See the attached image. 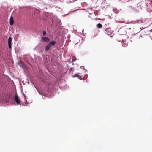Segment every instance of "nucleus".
I'll return each mask as SVG.
<instances>
[{
	"mask_svg": "<svg viewBox=\"0 0 152 152\" xmlns=\"http://www.w3.org/2000/svg\"><path fill=\"white\" fill-rule=\"evenodd\" d=\"M97 26L98 28H101L102 27V25L100 23H99L97 24Z\"/></svg>",
	"mask_w": 152,
	"mask_h": 152,
	"instance_id": "nucleus-8",
	"label": "nucleus"
},
{
	"mask_svg": "<svg viewBox=\"0 0 152 152\" xmlns=\"http://www.w3.org/2000/svg\"><path fill=\"white\" fill-rule=\"evenodd\" d=\"M69 70L70 71V72L71 71H73V69L72 68V67H71L70 69H69Z\"/></svg>",
	"mask_w": 152,
	"mask_h": 152,
	"instance_id": "nucleus-11",
	"label": "nucleus"
},
{
	"mask_svg": "<svg viewBox=\"0 0 152 152\" xmlns=\"http://www.w3.org/2000/svg\"><path fill=\"white\" fill-rule=\"evenodd\" d=\"M42 39L44 42H48L50 40V39L47 37H44L42 38Z\"/></svg>",
	"mask_w": 152,
	"mask_h": 152,
	"instance_id": "nucleus-5",
	"label": "nucleus"
},
{
	"mask_svg": "<svg viewBox=\"0 0 152 152\" xmlns=\"http://www.w3.org/2000/svg\"><path fill=\"white\" fill-rule=\"evenodd\" d=\"M56 42L54 41H51L49 42L46 46L45 48V50L47 51L52 46H54L56 44Z\"/></svg>",
	"mask_w": 152,
	"mask_h": 152,
	"instance_id": "nucleus-1",
	"label": "nucleus"
},
{
	"mask_svg": "<svg viewBox=\"0 0 152 152\" xmlns=\"http://www.w3.org/2000/svg\"><path fill=\"white\" fill-rule=\"evenodd\" d=\"M72 77H78L79 79H81V76H80L78 73H77L72 76Z\"/></svg>",
	"mask_w": 152,
	"mask_h": 152,
	"instance_id": "nucleus-7",
	"label": "nucleus"
},
{
	"mask_svg": "<svg viewBox=\"0 0 152 152\" xmlns=\"http://www.w3.org/2000/svg\"><path fill=\"white\" fill-rule=\"evenodd\" d=\"M105 33L108 35L112 36L111 35L113 34V31L110 28H107L105 30Z\"/></svg>",
	"mask_w": 152,
	"mask_h": 152,
	"instance_id": "nucleus-2",
	"label": "nucleus"
},
{
	"mask_svg": "<svg viewBox=\"0 0 152 152\" xmlns=\"http://www.w3.org/2000/svg\"><path fill=\"white\" fill-rule=\"evenodd\" d=\"M46 34V32L45 31H44L43 32V35H45Z\"/></svg>",
	"mask_w": 152,
	"mask_h": 152,
	"instance_id": "nucleus-10",
	"label": "nucleus"
},
{
	"mask_svg": "<svg viewBox=\"0 0 152 152\" xmlns=\"http://www.w3.org/2000/svg\"><path fill=\"white\" fill-rule=\"evenodd\" d=\"M14 100L17 104H18L20 103V101L19 100L17 94L15 95L14 96Z\"/></svg>",
	"mask_w": 152,
	"mask_h": 152,
	"instance_id": "nucleus-3",
	"label": "nucleus"
},
{
	"mask_svg": "<svg viewBox=\"0 0 152 152\" xmlns=\"http://www.w3.org/2000/svg\"><path fill=\"white\" fill-rule=\"evenodd\" d=\"M141 33H142H142H143V35H146V32H145V31L144 32L143 31V30H142L141 31Z\"/></svg>",
	"mask_w": 152,
	"mask_h": 152,
	"instance_id": "nucleus-9",
	"label": "nucleus"
},
{
	"mask_svg": "<svg viewBox=\"0 0 152 152\" xmlns=\"http://www.w3.org/2000/svg\"><path fill=\"white\" fill-rule=\"evenodd\" d=\"M12 41V37H9L8 39V45L9 48L10 49H11L12 48L11 42Z\"/></svg>",
	"mask_w": 152,
	"mask_h": 152,
	"instance_id": "nucleus-4",
	"label": "nucleus"
},
{
	"mask_svg": "<svg viewBox=\"0 0 152 152\" xmlns=\"http://www.w3.org/2000/svg\"><path fill=\"white\" fill-rule=\"evenodd\" d=\"M14 23V20L13 17L11 16L10 19V24L11 25H12Z\"/></svg>",
	"mask_w": 152,
	"mask_h": 152,
	"instance_id": "nucleus-6",
	"label": "nucleus"
},
{
	"mask_svg": "<svg viewBox=\"0 0 152 152\" xmlns=\"http://www.w3.org/2000/svg\"><path fill=\"white\" fill-rule=\"evenodd\" d=\"M74 61L72 60V62Z\"/></svg>",
	"mask_w": 152,
	"mask_h": 152,
	"instance_id": "nucleus-12",
	"label": "nucleus"
}]
</instances>
